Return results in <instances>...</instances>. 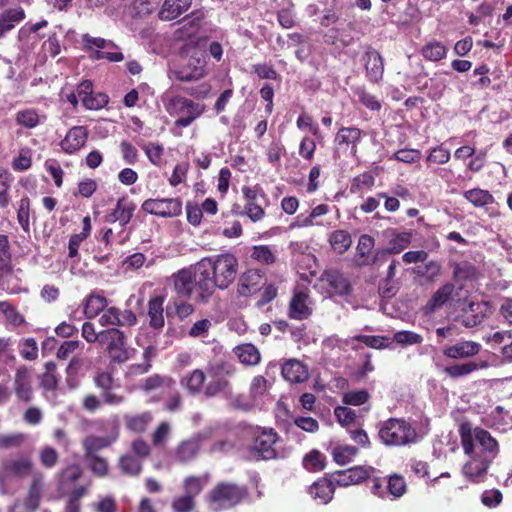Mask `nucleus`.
Listing matches in <instances>:
<instances>
[{
  "label": "nucleus",
  "mask_w": 512,
  "mask_h": 512,
  "mask_svg": "<svg viewBox=\"0 0 512 512\" xmlns=\"http://www.w3.org/2000/svg\"><path fill=\"white\" fill-rule=\"evenodd\" d=\"M119 437V429L114 426L105 436L88 435L82 440L83 456H97V452L111 446Z\"/></svg>",
  "instance_id": "19"
},
{
  "label": "nucleus",
  "mask_w": 512,
  "mask_h": 512,
  "mask_svg": "<svg viewBox=\"0 0 512 512\" xmlns=\"http://www.w3.org/2000/svg\"><path fill=\"white\" fill-rule=\"evenodd\" d=\"M325 458L317 450L311 451L303 459L304 467L309 471H319L325 467Z\"/></svg>",
  "instance_id": "55"
},
{
  "label": "nucleus",
  "mask_w": 512,
  "mask_h": 512,
  "mask_svg": "<svg viewBox=\"0 0 512 512\" xmlns=\"http://www.w3.org/2000/svg\"><path fill=\"white\" fill-rule=\"evenodd\" d=\"M378 438L385 446L401 447L415 443L416 429L402 418H389L378 424Z\"/></svg>",
  "instance_id": "5"
},
{
  "label": "nucleus",
  "mask_w": 512,
  "mask_h": 512,
  "mask_svg": "<svg viewBox=\"0 0 512 512\" xmlns=\"http://www.w3.org/2000/svg\"><path fill=\"white\" fill-rule=\"evenodd\" d=\"M282 376L290 383H302L308 379V367L297 359H289L281 369Z\"/></svg>",
  "instance_id": "27"
},
{
  "label": "nucleus",
  "mask_w": 512,
  "mask_h": 512,
  "mask_svg": "<svg viewBox=\"0 0 512 512\" xmlns=\"http://www.w3.org/2000/svg\"><path fill=\"white\" fill-rule=\"evenodd\" d=\"M243 488L232 483H220L209 494V505L213 511L229 509L243 498Z\"/></svg>",
  "instance_id": "8"
},
{
  "label": "nucleus",
  "mask_w": 512,
  "mask_h": 512,
  "mask_svg": "<svg viewBox=\"0 0 512 512\" xmlns=\"http://www.w3.org/2000/svg\"><path fill=\"white\" fill-rule=\"evenodd\" d=\"M142 209L159 217H175L181 214L182 202L179 198L147 199Z\"/></svg>",
  "instance_id": "12"
},
{
  "label": "nucleus",
  "mask_w": 512,
  "mask_h": 512,
  "mask_svg": "<svg viewBox=\"0 0 512 512\" xmlns=\"http://www.w3.org/2000/svg\"><path fill=\"white\" fill-rule=\"evenodd\" d=\"M415 272L422 277H425L428 281H435L442 272V266L438 261L432 260L425 263L423 266H418Z\"/></svg>",
  "instance_id": "49"
},
{
  "label": "nucleus",
  "mask_w": 512,
  "mask_h": 512,
  "mask_svg": "<svg viewBox=\"0 0 512 512\" xmlns=\"http://www.w3.org/2000/svg\"><path fill=\"white\" fill-rule=\"evenodd\" d=\"M250 257L256 262L270 265L276 261V252L267 245H257L252 247Z\"/></svg>",
  "instance_id": "46"
},
{
  "label": "nucleus",
  "mask_w": 512,
  "mask_h": 512,
  "mask_svg": "<svg viewBox=\"0 0 512 512\" xmlns=\"http://www.w3.org/2000/svg\"><path fill=\"white\" fill-rule=\"evenodd\" d=\"M234 351L239 361L245 365H256L260 362V352L252 344L239 345Z\"/></svg>",
  "instance_id": "42"
},
{
  "label": "nucleus",
  "mask_w": 512,
  "mask_h": 512,
  "mask_svg": "<svg viewBox=\"0 0 512 512\" xmlns=\"http://www.w3.org/2000/svg\"><path fill=\"white\" fill-rule=\"evenodd\" d=\"M142 148L153 165L159 166L161 164L164 150L162 145L150 142L145 144Z\"/></svg>",
  "instance_id": "62"
},
{
  "label": "nucleus",
  "mask_w": 512,
  "mask_h": 512,
  "mask_svg": "<svg viewBox=\"0 0 512 512\" xmlns=\"http://www.w3.org/2000/svg\"><path fill=\"white\" fill-rule=\"evenodd\" d=\"M369 399V393L364 390H353L343 394L342 402L346 405L360 406Z\"/></svg>",
  "instance_id": "57"
},
{
  "label": "nucleus",
  "mask_w": 512,
  "mask_h": 512,
  "mask_svg": "<svg viewBox=\"0 0 512 512\" xmlns=\"http://www.w3.org/2000/svg\"><path fill=\"white\" fill-rule=\"evenodd\" d=\"M194 507V499L186 494L176 497L172 502L174 512H190Z\"/></svg>",
  "instance_id": "64"
},
{
  "label": "nucleus",
  "mask_w": 512,
  "mask_h": 512,
  "mask_svg": "<svg viewBox=\"0 0 512 512\" xmlns=\"http://www.w3.org/2000/svg\"><path fill=\"white\" fill-rule=\"evenodd\" d=\"M453 291L454 285L452 283H446L439 287L427 302L425 306L426 313H434L442 308L450 299Z\"/></svg>",
  "instance_id": "34"
},
{
  "label": "nucleus",
  "mask_w": 512,
  "mask_h": 512,
  "mask_svg": "<svg viewBox=\"0 0 512 512\" xmlns=\"http://www.w3.org/2000/svg\"><path fill=\"white\" fill-rule=\"evenodd\" d=\"M82 475V470L78 465H70L62 471L61 485L64 489H70L71 485Z\"/></svg>",
  "instance_id": "56"
},
{
  "label": "nucleus",
  "mask_w": 512,
  "mask_h": 512,
  "mask_svg": "<svg viewBox=\"0 0 512 512\" xmlns=\"http://www.w3.org/2000/svg\"><path fill=\"white\" fill-rule=\"evenodd\" d=\"M318 287L328 297L344 296L351 292V285L346 277L336 269L325 270L318 280Z\"/></svg>",
  "instance_id": "10"
},
{
  "label": "nucleus",
  "mask_w": 512,
  "mask_h": 512,
  "mask_svg": "<svg viewBox=\"0 0 512 512\" xmlns=\"http://www.w3.org/2000/svg\"><path fill=\"white\" fill-rule=\"evenodd\" d=\"M487 366H488V364L485 361H480V362L470 361V362H465V363H461V364H454V365L448 366L444 369V372L449 377L458 378V377L467 376V375L473 373L474 371L486 368Z\"/></svg>",
  "instance_id": "39"
},
{
  "label": "nucleus",
  "mask_w": 512,
  "mask_h": 512,
  "mask_svg": "<svg viewBox=\"0 0 512 512\" xmlns=\"http://www.w3.org/2000/svg\"><path fill=\"white\" fill-rule=\"evenodd\" d=\"M166 110L170 115L177 117V126L188 127L204 112V107L188 98L173 96L168 100Z\"/></svg>",
  "instance_id": "6"
},
{
  "label": "nucleus",
  "mask_w": 512,
  "mask_h": 512,
  "mask_svg": "<svg viewBox=\"0 0 512 512\" xmlns=\"http://www.w3.org/2000/svg\"><path fill=\"white\" fill-rule=\"evenodd\" d=\"M373 472V467L355 466L346 470L336 471L333 474V481L336 485L342 487L355 485L369 478Z\"/></svg>",
  "instance_id": "16"
},
{
  "label": "nucleus",
  "mask_w": 512,
  "mask_h": 512,
  "mask_svg": "<svg viewBox=\"0 0 512 512\" xmlns=\"http://www.w3.org/2000/svg\"><path fill=\"white\" fill-rule=\"evenodd\" d=\"M24 433L0 434V449H13L20 447L26 440Z\"/></svg>",
  "instance_id": "53"
},
{
  "label": "nucleus",
  "mask_w": 512,
  "mask_h": 512,
  "mask_svg": "<svg viewBox=\"0 0 512 512\" xmlns=\"http://www.w3.org/2000/svg\"><path fill=\"white\" fill-rule=\"evenodd\" d=\"M422 56L429 61H440L446 57L447 48L441 42L431 41L422 48Z\"/></svg>",
  "instance_id": "45"
},
{
  "label": "nucleus",
  "mask_w": 512,
  "mask_h": 512,
  "mask_svg": "<svg viewBox=\"0 0 512 512\" xmlns=\"http://www.w3.org/2000/svg\"><path fill=\"white\" fill-rule=\"evenodd\" d=\"M135 209L136 205L132 201L121 198L118 200L113 211L108 215L107 221L119 222V224L124 227L130 222Z\"/></svg>",
  "instance_id": "29"
},
{
  "label": "nucleus",
  "mask_w": 512,
  "mask_h": 512,
  "mask_svg": "<svg viewBox=\"0 0 512 512\" xmlns=\"http://www.w3.org/2000/svg\"><path fill=\"white\" fill-rule=\"evenodd\" d=\"M191 1L192 0H165L159 11L160 19L170 21L177 18L190 7Z\"/></svg>",
  "instance_id": "35"
},
{
  "label": "nucleus",
  "mask_w": 512,
  "mask_h": 512,
  "mask_svg": "<svg viewBox=\"0 0 512 512\" xmlns=\"http://www.w3.org/2000/svg\"><path fill=\"white\" fill-rule=\"evenodd\" d=\"M487 303H471L469 309L462 316V324L466 327H475L483 322L487 317Z\"/></svg>",
  "instance_id": "36"
},
{
  "label": "nucleus",
  "mask_w": 512,
  "mask_h": 512,
  "mask_svg": "<svg viewBox=\"0 0 512 512\" xmlns=\"http://www.w3.org/2000/svg\"><path fill=\"white\" fill-rule=\"evenodd\" d=\"M267 392V380L263 376H256L252 379L250 385V395L256 404Z\"/></svg>",
  "instance_id": "58"
},
{
  "label": "nucleus",
  "mask_w": 512,
  "mask_h": 512,
  "mask_svg": "<svg viewBox=\"0 0 512 512\" xmlns=\"http://www.w3.org/2000/svg\"><path fill=\"white\" fill-rule=\"evenodd\" d=\"M109 98L104 93L91 94L82 103L88 110H99L108 104Z\"/></svg>",
  "instance_id": "61"
},
{
  "label": "nucleus",
  "mask_w": 512,
  "mask_h": 512,
  "mask_svg": "<svg viewBox=\"0 0 512 512\" xmlns=\"http://www.w3.org/2000/svg\"><path fill=\"white\" fill-rule=\"evenodd\" d=\"M235 373L232 363L226 361L215 362L208 367L210 381L204 386L206 374L201 369H195L181 380V385L189 394L197 395L203 393L206 397H214L218 394L231 392V386L227 377Z\"/></svg>",
  "instance_id": "2"
},
{
  "label": "nucleus",
  "mask_w": 512,
  "mask_h": 512,
  "mask_svg": "<svg viewBox=\"0 0 512 512\" xmlns=\"http://www.w3.org/2000/svg\"><path fill=\"white\" fill-rule=\"evenodd\" d=\"M470 460L463 466V474L474 482H479L486 474L492 459L481 455H468Z\"/></svg>",
  "instance_id": "23"
},
{
  "label": "nucleus",
  "mask_w": 512,
  "mask_h": 512,
  "mask_svg": "<svg viewBox=\"0 0 512 512\" xmlns=\"http://www.w3.org/2000/svg\"><path fill=\"white\" fill-rule=\"evenodd\" d=\"M363 62L369 80L372 82L380 81L384 73V63L380 53L374 49L366 51Z\"/></svg>",
  "instance_id": "25"
},
{
  "label": "nucleus",
  "mask_w": 512,
  "mask_h": 512,
  "mask_svg": "<svg viewBox=\"0 0 512 512\" xmlns=\"http://www.w3.org/2000/svg\"><path fill=\"white\" fill-rule=\"evenodd\" d=\"M25 19V11L20 6L4 9L0 12V39Z\"/></svg>",
  "instance_id": "26"
},
{
  "label": "nucleus",
  "mask_w": 512,
  "mask_h": 512,
  "mask_svg": "<svg viewBox=\"0 0 512 512\" xmlns=\"http://www.w3.org/2000/svg\"><path fill=\"white\" fill-rule=\"evenodd\" d=\"M153 416L151 412H143L135 415H126L125 424L126 427L136 433L144 432L152 421Z\"/></svg>",
  "instance_id": "43"
},
{
  "label": "nucleus",
  "mask_w": 512,
  "mask_h": 512,
  "mask_svg": "<svg viewBox=\"0 0 512 512\" xmlns=\"http://www.w3.org/2000/svg\"><path fill=\"white\" fill-rule=\"evenodd\" d=\"M481 345L474 341H460L444 349L443 354L452 359H461L475 356L479 353Z\"/></svg>",
  "instance_id": "30"
},
{
  "label": "nucleus",
  "mask_w": 512,
  "mask_h": 512,
  "mask_svg": "<svg viewBox=\"0 0 512 512\" xmlns=\"http://www.w3.org/2000/svg\"><path fill=\"white\" fill-rule=\"evenodd\" d=\"M358 454V449L351 445H339L333 449L334 461L339 465L350 463Z\"/></svg>",
  "instance_id": "47"
},
{
  "label": "nucleus",
  "mask_w": 512,
  "mask_h": 512,
  "mask_svg": "<svg viewBox=\"0 0 512 512\" xmlns=\"http://www.w3.org/2000/svg\"><path fill=\"white\" fill-rule=\"evenodd\" d=\"M363 136L364 132L357 127H341L335 135L334 142L338 148L348 149L350 147L351 153L356 155L357 145Z\"/></svg>",
  "instance_id": "21"
},
{
  "label": "nucleus",
  "mask_w": 512,
  "mask_h": 512,
  "mask_svg": "<svg viewBox=\"0 0 512 512\" xmlns=\"http://www.w3.org/2000/svg\"><path fill=\"white\" fill-rule=\"evenodd\" d=\"M374 238L368 234H363L358 240L355 254V262L359 266L369 265L371 263L370 254L374 247Z\"/></svg>",
  "instance_id": "37"
},
{
  "label": "nucleus",
  "mask_w": 512,
  "mask_h": 512,
  "mask_svg": "<svg viewBox=\"0 0 512 512\" xmlns=\"http://www.w3.org/2000/svg\"><path fill=\"white\" fill-rule=\"evenodd\" d=\"M84 314L88 319L99 316L98 323L102 327L123 326L128 328L137 324V316L132 310H120L115 306H108V299L99 291H93L86 297Z\"/></svg>",
  "instance_id": "3"
},
{
  "label": "nucleus",
  "mask_w": 512,
  "mask_h": 512,
  "mask_svg": "<svg viewBox=\"0 0 512 512\" xmlns=\"http://www.w3.org/2000/svg\"><path fill=\"white\" fill-rule=\"evenodd\" d=\"M83 43L91 51V58L93 60L106 59L110 62H120L124 59V55L119 47L110 40L84 35Z\"/></svg>",
  "instance_id": "9"
},
{
  "label": "nucleus",
  "mask_w": 512,
  "mask_h": 512,
  "mask_svg": "<svg viewBox=\"0 0 512 512\" xmlns=\"http://www.w3.org/2000/svg\"><path fill=\"white\" fill-rule=\"evenodd\" d=\"M90 470L98 477H104L108 473V463L100 456H83Z\"/></svg>",
  "instance_id": "51"
},
{
  "label": "nucleus",
  "mask_w": 512,
  "mask_h": 512,
  "mask_svg": "<svg viewBox=\"0 0 512 512\" xmlns=\"http://www.w3.org/2000/svg\"><path fill=\"white\" fill-rule=\"evenodd\" d=\"M206 60L199 56L183 57V63L175 71L180 81H196L205 75Z\"/></svg>",
  "instance_id": "14"
},
{
  "label": "nucleus",
  "mask_w": 512,
  "mask_h": 512,
  "mask_svg": "<svg viewBox=\"0 0 512 512\" xmlns=\"http://www.w3.org/2000/svg\"><path fill=\"white\" fill-rule=\"evenodd\" d=\"M44 485L43 473H34L27 496L23 500L17 501L11 512H35L39 507Z\"/></svg>",
  "instance_id": "11"
},
{
  "label": "nucleus",
  "mask_w": 512,
  "mask_h": 512,
  "mask_svg": "<svg viewBox=\"0 0 512 512\" xmlns=\"http://www.w3.org/2000/svg\"><path fill=\"white\" fill-rule=\"evenodd\" d=\"M387 490L388 495H391L393 499L402 497L407 490L404 477L399 474L390 475L387 480Z\"/></svg>",
  "instance_id": "48"
},
{
  "label": "nucleus",
  "mask_w": 512,
  "mask_h": 512,
  "mask_svg": "<svg viewBox=\"0 0 512 512\" xmlns=\"http://www.w3.org/2000/svg\"><path fill=\"white\" fill-rule=\"evenodd\" d=\"M464 198L475 207H484L494 202L493 195L489 191L480 188L465 191Z\"/></svg>",
  "instance_id": "44"
},
{
  "label": "nucleus",
  "mask_w": 512,
  "mask_h": 512,
  "mask_svg": "<svg viewBox=\"0 0 512 512\" xmlns=\"http://www.w3.org/2000/svg\"><path fill=\"white\" fill-rule=\"evenodd\" d=\"M209 437L210 433L202 432L182 441L175 449V459L180 463L193 460L197 456L202 442L209 439Z\"/></svg>",
  "instance_id": "17"
},
{
  "label": "nucleus",
  "mask_w": 512,
  "mask_h": 512,
  "mask_svg": "<svg viewBox=\"0 0 512 512\" xmlns=\"http://www.w3.org/2000/svg\"><path fill=\"white\" fill-rule=\"evenodd\" d=\"M334 481L326 478L319 479L309 487V494L321 504L329 503L334 494Z\"/></svg>",
  "instance_id": "31"
},
{
  "label": "nucleus",
  "mask_w": 512,
  "mask_h": 512,
  "mask_svg": "<svg viewBox=\"0 0 512 512\" xmlns=\"http://www.w3.org/2000/svg\"><path fill=\"white\" fill-rule=\"evenodd\" d=\"M478 276L477 268L470 262L463 261L453 264V279L456 282L475 280Z\"/></svg>",
  "instance_id": "41"
},
{
  "label": "nucleus",
  "mask_w": 512,
  "mask_h": 512,
  "mask_svg": "<svg viewBox=\"0 0 512 512\" xmlns=\"http://www.w3.org/2000/svg\"><path fill=\"white\" fill-rule=\"evenodd\" d=\"M40 386L46 391V392H51V396H47L48 400H51L53 401V403L55 404L56 401H55V397H56V389H57V386H58V380L56 378V375L55 373H52V372H45L42 377H41V381H40Z\"/></svg>",
  "instance_id": "60"
},
{
  "label": "nucleus",
  "mask_w": 512,
  "mask_h": 512,
  "mask_svg": "<svg viewBox=\"0 0 512 512\" xmlns=\"http://www.w3.org/2000/svg\"><path fill=\"white\" fill-rule=\"evenodd\" d=\"M16 122L25 128L31 129L40 123V116L33 109L21 110L16 114Z\"/></svg>",
  "instance_id": "50"
},
{
  "label": "nucleus",
  "mask_w": 512,
  "mask_h": 512,
  "mask_svg": "<svg viewBox=\"0 0 512 512\" xmlns=\"http://www.w3.org/2000/svg\"><path fill=\"white\" fill-rule=\"evenodd\" d=\"M459 433L466 455H481L493 460L498 454V443L488 431L465 422L460 425Z\"/></svg>",
  "instance_id": "4"
},
{
  "label": "nucleus",
  "mask_w": 512,
  "mask_h": 512,
  "mask_svg": "<svg viewBox=\"0 0 512 512\" xmlns=\"http://www.w3.org/2000/svg\"><path fill=\"white\" fill-rule=\"evenodd\" d=\"M3 470L7 476L23 478L34 473H41L34 471V463L27 455H21L15 459L6 461L3 465Z\"/></svg>",
  "instance_id": "20"
},
{
  "label": "nucleus",
  "mask_w": 512,
  "mask_h": 512,
  "mask_svg": "<svg viewBox=\"0 0 512 512\" xmlns=\"http://www.w3.org/2000/svg\"><path fill=\"white\" fill-rule=\"evenodd\" d=\"M174 385L175 382L171 377L154 374L143 380L141 389L145 392L160 391L162 393H170Z\"/></svg>",
  "instance_id": "32"
},
{
  "label": "nucleus",
  "mask_w": 512,
  "mask_h": 512,
  "mask_svg": "<svg viewBox=\"0 0 512 512\" xmlns=\"http://www.w3.org/2000/svg\"><path fill=\"white\" fill-rule=\"evenodd\" d=\"M32 370L26 366H21L16 370L13 390L15 395L20 401L30 402L33 398V387H32Z\"/></svg>",
  "instance_id": "15"
},
{
  "label": "nucleus",
  "mask_w": 512,
  "mask_h": 512,
  "mask_svg": "<svg viewBox=\"0 0 512 512\" xmlns=\"http://www.w3.org/2000/svg\"><path fill=\"white\" fill-rule=\"evenodd\" d=\"M328 241L332 249L339 254L345 253L352 244V238L349 232L341 229L330 233Z\"/></svg>",
  "instance_id": "40"
},
{
  "label": "nucleus",
  "mask_w": 512,
  "mask_h": 512,
  "mask_svg": "<svg viewBox=\"0 0 512 512\" xmlns=\"http://www.w3.org/2000/svg\"><path fill=\"white\" fill-rule=\"evenodd\" d=\"M393 341L400 345L407 346L420 344L423 338L420 334L412 331H398L393 335Z\"/></svg>",
  "instance_id": "59"
},
{
  "label": "nucleus",
  "mask_w": 512,
  "mask_h": 512,
  "mask_svg": "<svg viewBox=\"0 0 512 512\" xmlns=\"http://www.w3.org/2000/svg\"><path fill=\"white\" fill-rule=\"evenodd\" d=\"M276 441V432L273 429H264L255 434L252 448L262 459H273L276 457V451L274 449Z\"/></svg>",
  "instance_id": "18"
},
{
  "label": "nucleus",
  "mask_w": 512,
  "mask_h": 512,
  "mask_svg": "<svg viewBox=\"0 0 512 512\" xmlns=\"http://www.w3.org/2000/svg\"><path fill=\"white\" fill-rule=\"evenodd\" d=\"M163 297H153L148 302L149 324L154 329H160L165 324L163 315Z\"/></svg>",
  "instance_id": "38"
},
{
  "label": "nucleus",
  "mask_w": 512,
  "mask_h": 512,
  "mask_svg": "<svg viewBox=\"0 0 512 512\" xmlns=\"http://www.w3.org/2000/svg\"><path fill=\"white\" fill-rule=\"evenodd\" d=\"M117 327L109 326L107 329L102 330L99 344L105 346L111 361L123 363L130 358V351L126 346L125 333Z\"/></svg>",
  "instance_id": "7"
},
{
  "label": "nucleus",
  "mask_w": 512,
  "mask_h": 512,
  "mask_svg": "<svg viewBox=\"0 0 512 512\" xmlns=\"http://www.w3.org/2000/svg\"><path fill=\"white\" fill-rule=\"evenodd\" d=\"M199 290L202 298H208L214 288L224 290L236 279L238 260L231 253L204 257L197 262Z\"/></svg>",
  "instance_id": "1"
},
{
  "label": "nucleus",
  "mask_w": 512,
  "mask_h": 512,
  "mask_svg": "<svg viewBox=\"0 0 512 512\" xmlns=\"http://www.w3.org/2000/svg\"><path fill=\"white\" fill-rule=\"evenodd\" d=\"M386 235L389 238L386 248V251L389 254H398L402 252L409 246L412 239V234L410 232H398L395 229L387 230Z\"/></svg>",
  "instance_id": "33"
},
{
  "label": "nucleus",
  "mask_w": 512,
  "mask_h": 512,
  "mask_svg": "<svg viewBox=\"0 0 512 512\" xmlns=\"http://www.w3.org/2000/svg\"><path fill=\"white\" fill-rule=\"evenodd\" d=\"M58 459V452L51 446H43L39 451V461L45 468L51 469L55 467Z\"/></svg>",
  "instance_id": "54"
},
{
  "label": "nucleus",
  "mask_w": 512,
  "mask_h": 512,
  "mask_svg": "<svg viewBox=\"0 0 512 512\" xmlns=\"http://www.w3.org/2000/svg\"><path fill=\"white\" fill-rule=\"evenodd\" d=\"M88 130L84 126H74L61 141V148L65 153L72 154L85 146Z\"/></svg>",
  "instance_id": "22"
},
{
  "label": "nucleus",
  "mask_w": 512,
  "mask_h": 512,
  "mask_svg": "<svg viewBox=\"0 0 512 512\" xmlns=\"http://www.w3.org/2000/svg\"><path fill=\"white\" fill-rule=\"evenodd\" d=\"M30 200L27 196L21 198L17 211L18 222L24 230L29 228Z\"/></svg>",
  "instance_id": "63"
},
{
  "label": "nucleus",
  "mask_w": 512,
  "mask_h": 512,
  "mask_svg": "<svg viewBox=\"0 0 512 512\" xmlns=\"http://www.w3.org/2000/svg\"><path fill=\"white\" fill-rule=\"evenodd\" d=\"M265 285V279L260 270L250 269L239 279L238 292L242 296H248L258 292Z\"/></svg>",
  "instance_id": "24"
},
{
  "label": "nucleus",
  "mask_w": 512,
  "mask_h": 512,
  "mask_svg": "<svg viewBox=\"0 0 512 512\" xmlns=\"http://www.w3.org/2000/svg\"><path fill=\"white\" fill-rule=\"evenodd\" d=\"M312 313L309 296L304 292L295 293L289 303L288 315L295 320L307 319Z\"/></svg>",
  "instance_id": "28"
},
{
  "label": "nucleus",
  "mask_w": 512,
  "mask_h": 512,
  "mask_svg": "<svg viewBox=\"0 0 512 512\" xmlns=\"http://www.w3.org/2000/svg\"><path fill=\"white\" fill-rule=\"evenodd\" d=\"M119 466L123 473L136 476L141 471V463L139 458L131 456V455H124L119 460Z\"/></svg>",
  "instance_id": "52"
},
{
  "label": "nucleus",
  "mask_w": 512,
  "mask_h": 512,
  "mask_svg": "<svg viewBox=\"0 0 512 512\" xmlns=\"http://www.w3.org/2000/svg\"><path fill=\"white\" fill-rule=\"evenodd\" d=\"M199 272L196 263L193 266L179 270L173 275L174 289L179 296L189 297L195 287L199 289Z\"/></svg>",
  "instance_id": "13"
}]
</instances>
